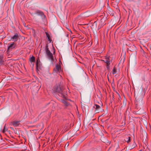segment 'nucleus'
Returning a JSON list of instances; mask_svg holds the SVG:
<instances>
[{"label":"nucleus","mask_w":151,"mask_h":151,"mask_svg":"<svg viewBox=\"0 0 151 151\" xmlns=\"http://www.w3.org/2000/svg\"><path fill=\"white\" fill-rule=\"evenodd\" d=\"M29 60L31 63L32 62H35V58L34 56H32L29 58Z\"/></svg>","instance_id":"13"},{"label":"nucleus","mask_w":151,"mask_h":151,"mask_svg":"<svg viewBox=\"0 0 151 151\" xmlns=\"http://www.w3.org/2000/svg\"><path fill=\"white\" fill-rule=\"evenodd\" d=\"M45 50L46 52V54H47L49 58L50 59L52 63L54 61V59L52 53L50 52V50H49L48 45L47 44L46 45L45 48Z\"/></svg>","instance_id":"2"},{"label":"nucleus","mask_w":151,"mask_h":151,"mask_svg":"<svg viewBox=\"0 0 151 151\" xmlns=\"http://www.w3.org/2000/svg\"><path fill=\"white\" fill-rule=\"evenodd\" d=\"M6 126V124H5L4 126V128L2 131L3 133H5L6 132V131L7 130V129H5Z\"/></svg>","instance_id":"18"},{"label":"nucleus","mask_w":151,"mask_h":151,"mask_svg":"<svg viewBox=\"0 0 151 151\" xmlns=\"http://www.w3.org/2000/svg\"><path fill=\"white\" fill-rule=\"evenodd\" d=\"M61 70V66L59 63V64H57L55 66V67L53 69L54 72L57 73L58 72H60Z\"/></svg>","instance_id":"5"},{"label":"nucleus","mask_w":151,"mask_h":151,"mask_svg":"<svg viewBox=\"0 0 151 151\" xmlns=\"http://www.w3.org/2000/svg\"><path fill=\"white\" fill-rule=\"evenodd\" d=\"M124 137L125 138L124 140L125 141L127 142L128 143L130 142L131 137L130 136L127 135H124Z\"/></svg>","instance_id":"6"},{"label":"nucleus","mask_w":151,"mask_h":151,"mask_svg":"<svg viewBox=\"0 0 151 151\" xmlns=\"http://www.w3.org/2000/svg\"><path fill=\"white\" fill-rule=\"evenodd\" d=\"M38 60H39V61H40L39 59L37 58V62H36V68L37 70H38V68H40V66H39L38 65H39Z\"/></svg>","instance_id":"14"},{"label":"nucleus","mask_w":151,"mask_h":151,"mask_svg":"<svg viewBox=\"0 0 151 151\" xmlns=\"http://www.w3.org/2000/svg\"><path fill=\"white\" fill-rule=\"evenodd\" d=\"M18 37V35L17 33H16L12 37L11 39L17 40Z\"/></svg>","instance_id":"12"},{"label":"nucleus","mask_w":151,"mask_h":151,"mask_svg":"<svg viewBox=\"0 0 151 151\" xmlns=\"http://www.w3.org/2000/svg\"><path fill=\"white\" fill-rule=\"evenodd\" d=\"M114 99V96L113 95V98H112V99Z\"/></svg>","instance_id":"19"},{"label":"nucleus","mask_w":151,"mask_h":151,"mask_svg":"<svg viewBox=\"0 0 151 151\" xmlns=\"http://www.w3.org/2000/svg\"><path fill=\"white\" fill-rule=\"evenodd\" d=\"M4 55L2 54L0 55V65L4 64Z\"/></svg>","instance_id":"8"},{"label":"nucleus","mask_w":151,"mask_h":151,"mask_svg":"<svg viewBox=\"0 0 151 151\" xmlns=\"http://www.w3.org/2000/svg\"><path fill=\"white\" fill-rule=\"evenodd\" d=\"M116 69L115 67H114L112 70V73L113 74H114L116 73Z\"/></svg>","instance_id":"16"},{"label":"nucleus","mask_w":151,"mask_h":151,"mask_svg":"<svg viewBox=\"0 0 151 151\" xmlns=\"http://www.w3.org/2000/svg\"><path fill=\"white\" fill-rule=\"evenodd\" d=\"M20 122L19 121H14L12 122V124L13 126H17L19 125V122Z\"/></svg>","instance_id":"11"},{"label":"nucleus","mask_w":151,"mask_h":151,"mask_svg":"<svg viewBox=\"0 0 151 151\" xmlns=\"http://www.w3.org/2000/svg\"><path fill=\"white\" fill-rule=\"evenodd\" d=\"M124 61V58H122L120 61V63L123 64Z\"/></svg>","instance_id":"17"},{"label":"nucleus","mask_w":151,"mask_h":151,"mask_svg":"<svg viewBox=\"0 0 151 151\" xmlns=\"http://www.w3.org/2000/svg\"><path fill=\"white\" fill-rule=\"evenodd\" d=\"M119 96L120 97V95L119 94Z\"/></svg>","instance_id":"21"},{"label":"nucleus","mask_w":151,"mask_h":151,"mask_svg":"<svg viewBox=\"0 0 151 151\" xmlns=\"http://www.w3.org/2000/svg\"><path fill=\"white\" fill-rule=\"evenodd\" d=\"M9 47L7 49V51H10L16 47V45L14 42L8 43Z\"/></svg>","instance_id":"4"},{"label":"nucleus","mask_w":151,"mask_h":151,"mask_svg":"<svg viewBox=\"0 0 151 151\" xmlns=\"http://www.w3.org/2000/svg\"><path fill=\"white\" fill-rule=\"evenodd\" d=\"M55 53V51H54V53Z\"/></svg>","instance_id":"20"},{"label":"nucleus","mask_w":151,"mask_h":151,"mask_svg":"<svg viewBox=\"0 0 151 151\" xmlns=\"http://www.w3.org/2000/svg\"><path fill=\"white\" fill-rule=\"evenodd\" d=\"M101 60L106 63V67L107 70H109L110 68V57L106 56L104 60Z\"/></svg>","instance_id":"3"},{"label":"nucleus","mask_w":151,"mask_h":151,"mask_svg":"<svg viewBox=\"0 0 151 151\" xmlns=\"http://www.w3.org/2000/svg\"><path fill=\"white\" fill-rule=\"evenodd\" d=\"M54 91L60 94V96L65 99H66L67 96L65 95V92L63 87L61 86L60 84L58 85H55L54 87Z\"/></svg>","instance_id":"1"},{"label":"nucleus","mask_w":151,"mask_h":151,"mask_svg":"<svg viewBox=\"0 0 151 151\" xmlns=\"http://www.w3.org/2000/svg\"><path fill=\"white\" fill-rule=\"evenodd\" d=\"M62 102L65 104V105L67 107L70 104L69 102H67L65 100L62 99L61 100Z\"/></svg>","instance_id":"9"},{"label":"nucleus","mask_w":151,"mask_h":151,"mask_svg":"<svg viewBox=\"0 0 151 151\" xmlns=\"http://www.w3.org/2000/svg\"><path fill=\"white\" fill-rule=\"evenodd\" d=\"M96 107V111L99 110L100 109V106L98 105L95 104Z\"/></svg>","instance_id":"15"},{"label":"nucleus","mask_w":151,"mask_h":151,"mask_svg":"<svg viewBox=\"0 0 151 151\" xmlns=\"http://www.w3.org/2000/svg\"><path fill=\"white\" fill-rule=\"evenodd\" d=\"M45 33L46 34V36L47 37L48 39V41H49L50 42H51L52 41V39L50 37V36L48 33L47 32H45Z\"/></svg>","instance_id":"10"},{"label":"nucleus","mask_w":151,"mask_h":151,"mask_svg":"<svg viewBox=\"0 0 151 151\" xmlns=\"http://www.w3.org/2000/svg\"><path fill=\"white\" fill-rule=\"evenodd\" d=\"M36 14L41 16L42 17H43L45 18L46 17L45 15L44 14L43 12L40 11L38 10L36 12Z\"/></svg>","instance_id":"7"}]
</instances>
